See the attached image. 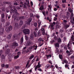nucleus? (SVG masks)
Listing matches in <instances>:
<instances>
[{
    "mask_svg": "<svg viewBox=\"0 0 74 74\" xmlns=\"http://www.w3.org/2000/svg\"><path fill=\"white\" fill-rule=\"evenodd\" d=\"M9 7L11 8V9H10V11H12V12L13 13L12 17L14 18V17H15V16H16L17 14H18L16 9L15 8V6H14L13 5H9Z\"/></svg>",
    "mask_w": 74,
    "mask_h": 74,
    "instance_id": "obj_1",
    "label": "nucleus"
},
{
    "mask_svg": "<svg viewBox=\"0 0 74 74\" xmlns=\"http://www.w3.org/2000/svg\"><path fill=\"white\" fill-rule=\"evenodd\" d=\"M23 33L26 34H30V30L28 29H25L23 31Z\"/></svg>",
    "mask_w": 74,
    "mask_h": 74,
    "instance_id": "obj_2",
    "label": "nucleus"
},
{
    "mask_svg": "<svg viewBox=\"0 0 74 74\" xmlns=\"http://www.w3.org/2000/svg\"><path fill=\"white\" fill-rule=\"evenodd\" d=\"M25 18L24 16L16 17L14 19V20L15 22H17L18 21H19V19H25Z\"/></svg>",
    "mask_w": 74,
    "mask_h": 74,
    "instance_id": "obj_3",
    "label": "nucleus"
},
{
    "mask_svg": "<svg viewBox=\"0 0 74 74\" xmlns=\"http://www.w3.org/2000/svg\"><path fill=\"white\" fill-rule=\"evenodd\" d=\"M46 26L45 25H44L43 26H42L41 27V31L42 32V35H45V29H44V27H46Z\"/></svg>",
    "mask_w": 74,
    "mask_h": 74,
    "instance_id": "obj_4",
    "label": "nucleus"
},
{
    "mask_svg": "<svg viewBox=\"0 0 74 74\" xmlns=\"http://www.w3.org/2000/svg\"><path fill=\"white\" fill-rule=\"evenodd\" d=\"M12 29V27L10 26L8 28H6L5 29V30L6 31L7 33H9L10 32V30H11Z\"/></svg>",
    "mask_w": 74,
    "mask_h": 74,
    "instance_id": "obj_5",
    "label": "nucleus"
},
{
    "mask_svg": "<svg viewBox=\"0 0 74 74\" xmlns=\"http://www.w3.org/2000/svg\"><path fill=\"white\" fill-rule=\"evenodd\" d=\"M33 46L29 47L27 49V52H30V51H32L33 49Z\"/></svg>",
    "mask_w": 74,
    "mask_h": 74,
    "instance_id": "obj_6",
    "label": "nucleus"
},
{
    "mask_svg": "<svg viewBox=\"0 0 74 74\" xmlns=\"http://www.w3.org/2000/svg\"><path fill=\"white\" fill-rule=\"evenodd\" d=\"M27 45L28 46H30V45H33V43L31 41L29 40L26 43Z\"/></svg>",
    "mask_w": 74,
    "mask_h": 74,
    "instance_id": "obj_7",
    "label": "nucleus"
},
{
    "mask_svg": "<svg viewBox=\"0 0 74 74\" xmlns=\"http://www.w3.org/2000/svg\"><path fill=\"white\" fill-rule=\"evenodd\" d=\"M12 45L13 46H12V48H15V47H16L17 46H18V43H16L15 42H13L12 44Z\"/></svg>",
    "mask_w": 74,
    "mask_h": 74,
    "instance_id": "obj_8",
    "label": "nucleus"
},
{
    "mask_svg": "<svg viewBox=\"0 0 74 74\" xmlns=\"http://www.w3.org/2000/svg\"><path fill=\"white\" fill-rule=\"evenodd\" d=\"M40 67H41V65L40 64V63H38L37 65L35 68V71H37L36 70L38 68H40Z\"/></svg>",
    "mask_w": 74,
    "mask_h": 74,
    "instance_id": "obj_9",
    "label": "nucleus"
},
{
    "mask_svg": "<svg viewBox=\"0 0 74 74\" xmlns=\"http://www.w3.org/2000/svg\"><path fill=\"white\" fill-rule=\"evenodd\" d=\"M32 18H29L28 20V21L27 22V25H30V22L32 21Z\"/></svg>",
    "mask_w": 74,
    "mask_h": 74,
    "instance_id": "obj_10",
    "label": "nucleus"
},
{
    "mask_svg": "<svg viewBox=\"0 0 74 74\" xmlns=\"http://www.w3.org/2000/svg\"><path fill=\"white\" fill-rule=\"evenodd\" d=\"M4 28H2L0 29V34L2 35L4 34Z\"/></svg>",
    "mask_w": 74,
    "mask_h": 74,
    "instance_id": "obj_11",
    "label": "nucleus"
},
{
    "mask_svg": "<svg viewBox=\"0 0 74 74\" xmlns=\"http://www.w3.org/2000/svg\"><path fill=\"white\" fill-rule=\"evenodd\" d=\"M68 49L69 50L70 52H74V51L72 49V48L71 47V46L68 47Z\"/></svg>",
    "mask_w": 74,
    "mask_h": 74,
    "instance_id": "obj_12",
    "label": "nucleus"
},
{
    "mask_svg": "<svg viewBox=\"0 0 74 74\" xmlns=\"http://www.w3.org/2000/svg\"><path fill=\"white\" fill-rule=\"evenodd\" d=\"M62 64H64L65 62L66 64H67V63H68V62L65 60H62Z\"/></svg>",
    "mask_w": 74,
    "mask_h": 74,
    "instance_id": "obj_13",
    "label": "nucleus"
},
{
    "mask_svg": "<svg viewBox=\"0 0 74 74\" xmlns=\"http://www.w3.org/2000/svg\"><path fill=\"white\" fill-rule=\"evenodd\" d=\"M72 10L70 8H68V11L71 13V12H73V8H72Z\"/></svg>",
    "mask_w": 74,
    "mask_h": 74,
    "instance_id": "obj_14",
    "label": "nucleus"
},
{
    "mask_svg": "<svg viewBox=\"0 0 74 74\" xmlns=\"http://www.w3.org/2000/svg\"><path fill=\"white\" fill-rule=\"evenodd\" d=\"M33 47V50H36L37 48V46L34 45L32 46Z\"/></svg>",
    "mask_w": 74,
    "mask_h": 74,
    "instance_id": "obj_15",
    "label": "nucleus"
},
{
    "mask_svg": "<svg viewBox=\"0 0 74 74\" xmlns=\"http://www.w3.org/2000/svg\"><path fill=\"white\" fill-rule=\"evenodd\" d=\"M50 27H51L50 28V29L51 30H52L53 29V24H51L50 26H49V28Z\"/></svg>",
    "mask_w": 74,
    "mask_h": 74,
    "instance_id": "obj_16",
    "label": "nucleus"
},
{
    "mask_svg": "<svg viewBox=\"0 0 74 74\" xmlns=\"http://www.w3.org/2000/svg\"><path fill=\"white\" fill-rule=\"evenodd\" d=\"M54 45L56 48V47H59V44L58 43H55Z\"/></svg>",
    "mask_w": 74,
    "mask_h": 74,
    "instance_id": "obj_17",
    "label": "nucleus"
},
{
    "mask_svg": "<svg viewBox=\"0 0 74 74\" xmlns=\"http://www.w3.org/2000/svg\"><path fill=\"white\" fill-rule=\"evenodd\" d=\"M27 5V3H24L23 5V8H26V5Z\"/></svg>",
    "mask_w": 74,
    "mask_h": 74,
    "instance_id": "obj_18",
    "label": "nucleus"
},
{
    "mask_svg": "<svg viewBox=\"0 0 74 74\" xmlns=\"http://www.w3.org/2000/svg\"><path fill=\"white\" fill-rule=\"evenodd\" d=\"M46 56L47 57V59H49V58H51L52 55H51L49 54L46 55Z\"/></svg>",
    "mask_w": 74,
    "mask_h": 74,
    "instance_id": "obj_19",
    "label": "nucleus"
},
{
    "mask_svg": "<svg viewBox=\"0 0 74 74\" xmlns=\"http://www.w3.org/2000/svg\"><path fill=\"white\" fill-rule=\"evenodd\" d=\"M48 7L49 8L48 9V10L49 11V10H50L51 11V9L52 8V5H49L48 6Z\"/></svg>",
    "mask_w": 74,
    "mask_h": 74,
    "instance_id": "obj_20",
    "label": "nucleus"
},
{
    "mask_svg": "<svg viewBox=\"0 0 74 74\" xmlns=\"http://www.w3.org/2000/svg\"><path fill=\"white\" fill-rule=\"evenodd\" d=\"M10 49H8L6 51L5 53L6 54H9L10 53Z\"/></svg>",
    "mask_w": 74,
    "mask_h": 74,
    "instance_id": "obj_21",
    "label": "nucleus"
},
{
    "mask_svg": "<svg viewBox=\"0 0 74 74\" xmlns=\"http://www.w3.org/2000/svg\"><path fill=\"white\" fill-rule=\"evenodd\" d=\"M4 59H5V56L3 55H2L1 56V59L2 60H4Z\"/></svg>",
    "mask_w": 74,
    "mask_h": 74,
    "instance_id": "obj_22",
    "label": "nucleus"
},
{
    "mask_svg": "<svg viewBox=\"0 0 74 74\" xmlns=\"http://www.w3.org/2000/svg\"><path fill=\"white\" fill-rule=\"evenodd\" d=\"M64 26L65 29H67V28L69 27V25L67 24H65V25H64Z\"/></svg>",
    "mask_w": 74,
    "mask_h": 74,
    "instance_id": "obj_23",
    "label": "nucleus"
},
{
    "mask_svg": "<svg viewBox=\"0 0 74 74\" xmlns=\"http://www.w3.org/2000/svg\"><path fill=\"white\" fill-rule=\"evenodd\" d=\"M21 67L20 66H15L14 67L15 69H19Z\"/></svg>",
    "mask_w": 74,
    "mask_h": 74,
    "instance_id": "obj_24",
    "label": "nucleus"
},
{
    "mask_svg": "<svg viewBox=\"0 0 74 74\" xmlns=\"http://www.w3.org/2000/svg\"><path fill=\"white\" fill-rule=\"evenodd\" d=\"M12 36V35H11V34H10L7 37L8 38V39H10V38H11Z\"/></svg>",
    "mask_w": 74,
    "mask_h": 74,
    "instance_id": "obj_25",
    "label": "nucleus"
},
{
    "mask_svg": "<svg viewBox=\"0 0 74 74\" xmlns=\"http://www.w3.org/2000/svg\"><path fill=\"white\" fill-rule=\"evenodd\" d=\"M74 18H73V20H71V24L73 25H74Z\"/></svg>",
    "mask_w": 74,
    "mask_h": 74,
    "instance_id": "obj_26",
    "label": "nucleus"
},
{
    "mask_svg": "<svg viewBox=\"0 0 74 74\" xmlns=\"http://www.w3.org/2000/svg\"><path fill=\"white\" fill-rule=\"evenodd\" d=\"M39 10L42 11V10H44V6L43 5L41 6V7L40 8Z\"/></svg>",
    "mask_w": 74,
    "mask_h": 74,
    "instance_id": "obj_27",
    "label": "nucleus"
},
{
    "mask_svg": "<svg viewBox=\"0 0 74 74\" xmlns=\"http://www.w3.org/2000/svg\"><path fill=\"white\" fill-rule=\"evenodd\" d=\"M69 16H70V13H69V12H67L66 17H67V18H68V17H69Z\"/></svg>",
    "mask_w": 74,
    "mask_h": 74,
    "instance_id": "obj_28",
    "label": "nucleus"
},
{
    "mask_svg": "<svg viewBox=\"0 0 74 74\" xmlns=\"http://www.w3.org/2000/svg\"><path fill=\"white\" fill-rule=\"evenodd\" d=\"M23 21H21L19 23L20 25V26H22V25H23Z\"/></svg>",
    "mask_w": 74,
    "mask_h": 74,
    "instance_id": "obj_29",
    "label": "nucleus"
},
{
    "mask_svg": "<svg viewBox=\"0 0 74 74\" xmlns=\"http://www.w3.org/2000/svg\"><path fill=\"white\" fill-rule=\"evenodd\" d=\"M71 40L72 41H74V36L72 35L71 37Z\"/></svg>",
    "mask_w": 74,
    "mask_h": 74,
    "instance_id": "obj_30",
    "label": "nucleus"
},
{
    "mask_svg": "<svg viewBox=\"0 0 74 74\" xmlns=\"http://www.w3.org/2000/svg\"><path fill=\"white\" fill-rule=\"evenodd\" d=\"M38 41H42V42H43L44 41V40H42L41 38H39Z\"/></svg>",
    "mask_w": 74,
    "mask_h": 74,
    "instance_id": "obj_31",
    "label": "nucleus"
},
{
    "mask_svg": "<svg viewBox=\"0 0 74 74\" xmlns=\"http://www.w3.org/2000/svg\"><path fill=\"white\" fill-rule=\"evenodd\" d=\"M26 2H27V6L28 7H30V5H29V0H27V1H26Z\"/></svg>",
    "mask_w": 74,
    "mask_h": 74,
    "instance_id": "obj_32",
    "label": "nucleus"
},
{
    "mask_svg": "<svg viewBox=\"0 0 74 74\" xmlns=\"http://www.w3.org/2000/svg\"><path fill=\"white\" fill-rule=\"evenodd\" d=\"M23 42V38L22 37L21 39V44H22Z\"/></svg>",
    "mask_w": 74,
    "mask_h": 74,
    "instance_id": "obj_33",
    "label": "nucleus"
},
{
    "mask_svg": "<svg viewBox=\"0 0 74 74\" xmlns=\"http://www.w3.org/2000/svg\"><path fill=\"white\" fill-rule=\"evenodd\" d=\"M15 27L17 28H18V23H15Z\"/></svg>",
    "mask_w": 74,
    "mask_h": 74,
    "instance_id": "obj_34",
    "label": "nucleus"
},
{
    "mask_svg": "<svg viewBox=\"0 0 74 74\" xmlns=\"http://www.w3.org/2000/svg\"><path fill=\"white\" fill-rule=\"evenodd\" d=\"M1 17L2 18H4L5 17V16L4 15V13H2L1 14Z\"/></svg>",
    "mask_w": 74,
    "mask_h": 74,
    "instance_id": "obj_35",
    "label": "nucleus"
},
{
    "mask_svg": "<svg viewBox=\"0 0 74 74\" xmlns=\"http://www.w3.org/2000/svg\"><path fill=\"white\" fill-rule=\"evenodd\" d=\"M34 38V35L33 34H32L31 36V40H33V38Z\"/></svg>",
    "mask_w": 74,
    "mask_h": 74,
    "instance_id": "obj_36",
    "label": "nucleus"
},
{
    "mask_svg": "<svg viewBox=\"0 0 74 74\" xmlns=\"http://www.w3.org/2000/svg\"><path fill=\"white\" fill-rule=\"evenodd\" d=\"M49 67H50V65L48 64L47 65L45 66V68L48 69V68Z\"/></svg>",
    "mask_w": 74,
    "mask_h": 74,
    "instance_id": "obj_37",
    "label": "nucleus"
},
{
    "mask_svg": "<svg viewBox=\"0 0 74 74\" xmlns=\"http://www.w3.org/2000/svg\"><path fill=\"white\" fill-rule=\"evenodd\" d=\"M35 59H36V61H38V60H38V59H39V58H38V56H36V57L35 58Z\"/></svg>",
    "mask_w": 74,
    "mask_h": 74,
    "instance_id": "obj_38",
    "label": "nucleus"
},
{
    "mask_svg": "<svg viewBox=\"0 0 74 74\" xmlns=\"http://www.w3.org/2000/svg\"><path fill=\"white\" fill-rule=\"evenodd\" d=\"M34 57V55H32L30 57L29 59L31 60L32 59H33V58Z\"/></svg>",
    "mask_w": 74,
    "mask_h": 74,
    "instance_id": "obj_39",
    "label": "nucleus"
},
{
    "mask_svg": "<svg viewBox=\"0 0 74 74\" xmlns=\"http://www.w3.org/2000/svg\"><path fill=\"white\" fill-rule=\"evenodd\" d=\"M29 61H30V60L29 61H28L27 62V64L26 66V67H27V66H28V65H29Z\"/></svg>",
    "mask_w": 74,
    "mask_h": 74,
    "instance_id": "obj_40",
    "label": "nucleus"
},
{
    "mask_svg": "<svg viewBox=\"0 0 74 74\" xmlns=\"http://www.w3.org/2000/svg\"><path fill=\"white\" fill-rule=\"evenodd\" d=\"M19 58V56L17 55V56H15L14 58V59H18Z\"/></svg>",
    "mask_w": 74,
    "mask_h": 74,
    "instance_id": "obj_41",
    "label": "nucleus"
},
{
    "mask_svg": "<svg viewBox=\"0 0 74 74\" xmlns=\"http://www.w3.org/2000/svg\"><path fill=\"white\" fill-rule=\"evenodd\" d=\"M64 48L65 50H67V46H65Z\"/></svg>",
    "mask_w": 74,
    "mask_h": 74,
    "instance_id": "obj_42",
    "label": "nucleus"
},
{
    "mask_svg": "<svg viewBox=\"0 0 74 74\" xmlns=\"http://www.w3.org/2000/svg\"><path fill=\"white\" fill-rule=\"evenodd\" d=\"M13 37L15 39H16V38H17V36H16V35H14L13 36Z\"/></svg>",
    "mask_w": 74,
    "mask_h": 74,
    "instance_id": "obj_43",
    "label": "nucleus"
},
{
    "mask_svg": "<svg viewBox=\"0 0 74 74\" xmlns=\"http://www.w3.org/2000/svg\"><path fill=\"white\" fill-rule=\"evenodd\" d=\"M34 36H35V37H36V36H37V33L36 32H34Z\"/></svg>",
    "mask_w": 74,
    "mask_h": 74,
    "instance_id": "obj_44",
    "label": "nucleus"
},
{
    "mask_svg": "<svg viewBox=\"0 0 74 74\" xmlns=\"http://www.w3.org/2000/svg\"><path fill=\"white\" fill-rule=\"evenodd\" d=\"M58 42H60L61 41H62V40H61V39L60 38H59L58 39Z\"/></svg>",
    "mask_w": 74,
    "mask_h": 74,
    "instance_id": "obj_45",
    "label": "nucleus"
},
{
    "mask_svg": "<svg viewBox=\"0 0 74 74\" xmlns=\"http://www.w3.org/2000/svg\"><path fill=\"white\" fill-rule=\"evenodd\" d=\"M59 57L60 58V59H62V58H63V57L62 56V55H59Z\"/></svg>",
    "mask_w": 74,
    "mask_h": 74,
    "instance_id": "obj_46",
    "label": "nucleus"
},
{
    "mask_svg": "<svg viewBox=\"0 0 74 74\" xmlns=\"http://www.w3.org/2000/svg\"><path fill=\"white\" fill-rule=\"evenodd\" d=\"M38 23H39V25L41 24V22L40 21V20H38Z\"/></svg>",
    "mask_w": 74,
    "mask_h": 74,
    "instance_id": "obj_47",
    "label": "nucleus"
},
{
    "mask_svg": "<svg viewBox=\"0 0 74 74\" xmlns=\"http://www.w3.org/2000/svg\"><path fill=\"white\" fill-rule=\"evenodd\" d=\"M74 16V14H73V12H72L71 13V18H73V16Z\"/></svg>",
    "mask_w": 74,
    "mask_h": 74,
    "instance_id": "obj_48",
    "label": "nucleus"
},
{
    "mask_svg": "<svg viewBox=\"0 0 74 74\" xmlns=\"http://www.w3.org/2000/svg\"><path fill=\"white\" fill-rule=\"evenodd\" d=\"M21 52L19 51L17 53V55H18V56H19V55H21Z\"/></svg>",
    "mask_w": 74,
    "mask_h": 74,
    "instance_id": "obj_49",
    "label": "nucleus"
},
{
    "mask_svg": "<svg viewBox=\"0 0 74 74\" xmlns=\"http://www.w3.org/2000/svg\"><path fill=\"white\" fill-rule=\"evenodd\" d=\"M34 26H35V27H37V23H34Z\"/></svg>",
    "mask_w": 74,
    "mask_h": 74,
    "instance_id": "obj_50",
    "label": "nucleus"
},
{
    "mask_svg": "<svg viewBox=\"0 0 74 74\" xmlns=\"http://www.w3.org/2000/svg\"><path fill=\"white\" fill-rule=\"evenodd\" d=\"M30 16L31 17H33V14L32 13H31L30 14Z\"/></svg>",
    "mask_w": 74,
    "mask_h": 74,
    "instance_id": "obj_51",
    "label": "nucleus"
},
{
    "mask_svg": "<svg viewBox=\"0 0 74 74\" xmlns=\"http://www.w3.org/2000/svg\"><path fill=\"white\" fill-rule=\"evenodd\" d=\"M30 4H31V6H32V7L33 5V2H32V1L31 2Z\"/></svg>",
    "mask_w": 74,
    "mask_h": 74,
    "instance_id": "obj_52",
    "label": "nucleus"
},
{
    "mask_svg": "<svg viewBox=\"0 0 74 74\" xmlns=\"http://www.w3.org/2000/svg\"><path fill=\"white\" fill-rule=\"evenodd\" d=\"M62 3H66V0H62Z\"/></svg>",
    "mask_w": 74,
    "mask_h": 74,
    "instance_id": "obj_53",
    "label": "nucleus"
},
{
    "mask_svg": "<svg viewBox=\"0 0 74 74\" xmlns=\"http://www.w3.org/2000/svg\"><path fill=\"white\" fill-rule=\"evenodd\" d=\"M25 38L26 40H28V37L27 36H25Z\"/></svg>",
    "mask_w": 74,
    "mask_h": 74,
    "instance_id": "obj_54",
    "label": "nucleus"
},
{
    "mask_svg": "<svg viewBox=\"0 0 74 74\" xmlns=\"http://www.w3.org/2000/svg\"><path fill=\"white\" fill-rule=\"evenodd\" d=\"M16 9H17V10H19L20 9H21V8H20V7H19L17 6L16 7Z\"/></svg>",
    "mask_w": 74,
    "mask_h": 74,
    "instance_id": "obj_55",
    "label": "nucleus"
},
{
    "mask_svg": "<svg viewBox=\"0 0 74 74\" xmlns=\"http://www.w3.org/2000/svg\"><path fill=\"white\" fill-rule=\"evenodd\" d=\"M9 66V65H5V67L6 68H8V67Z\"/></svg>",
    "mask_w": 74,
    "mask_h": 74,
    "instance_id": "obj_56",
    "label": "nucleus"
},
{
    "mask_svg": "<svg viewBox=\"0 0 74 74\" xmlns=\"http://www.w3.org/2000/svg\"><path fill=\"white\" fill-rule=\"evenodd\" d=\"M38 70L39 71H42V69H41L39 68L38 69Z\"/></svg>",
    "mask_w": 74,
    "mask_h": 74,
    "instance_id": "obj_57",
    "label": "nucleus"
},
{
    "mask_svg": "<svg viewBox=\"0 0 74 74\" xmlns=\"http://www.w3.org/2000/svg\"><path fill=\"white\" fill-rule=\"evenodd\" d=\"M35 30L36 32H37V31L38 30V28L36 27V28H35Z\"/></svg>",
    "mask_w": 74,
    "mask_h": 74,
    "instance_id": "obj_58",
    "label": "nucleus"
},
{
    "mask_svg": "<svg viewBox=\"0 0 74 74\" xmlns=\"http://www.w3.org/2000/svg\"><path fill=\"white\" fill-rule=\"evenodd\" d=\"M36 16L38 18H40V16L38 15H36Z\"/></svg>",
    "mask_w": 74,
    "mask_h": 74,
    "instance_id": "obj_59",
    "label": "nucleus"
},
{
    "mask_svg": "<svg viewBox=\"0 0 74 74\" xmlns=\"http://www.w3.org/2000/svg\"><path fill=\"white\" fill-rule=\"evenodd\" d=\"M1 66L2 67H4L5 65L4 64H3L1 65Z\"/></svg>",
    "mask_w": 74,
    "mask_h": 74,
    "instance_id": "obj_60",
    "label": "nucleus"
},
{
    "mask_svg": "<svg viewBox=\"0 0 74 74\" xmlns=\"http://www.w3.org/2000/svg\"><path fill=\"white\" fill-rule=\"evenodd\" d=\"M6 24L7 26H9V25H10V23L8 22L6 23Z\"/></svg>",
    "mask_w": 74,
    "mask_h": 74,
    "instance_id": "obj_61",
    "label": "nucleus"
},
{
    "mask_svg": "<svg viewBox=\"0 0 74 74\" xmlns=\"http://www.w3.org/2000/svg\"><path fill=\"white\" fill-rule=\"evenodd\" d=\"M54 39L56 40H58V39L57 38V37L56 36H55L54 37Z\"/></svg>",
    "mask_w": 74,
    "mask_h": 74,
    "instance_id": "obj_62",
    "label": "nucleus"
},
{
    "mask_svg": "<svg viewBox=\"0 0 74 74\" xmlns=\"http://www.w3.org/2000/svg\"><path fill=\"white\" fill-rule=\"evenodd\" d=\"M62 6L64 8V7H65V4H62Z\"/></svg>",
    "mask_w": 74,
    "mask_h": 74,
    "instance_id": "obj_63",
    "label": "nucleus"
},
{
    "mask_svg": "<svg viewBox=\"0 0 74 74\" xmlns=\"http://www.w3.org/2000/svg\"><path fill=\"white\" fill-rule=\"evenodd\" d=\"M54 10L55 11H57V8H55L54 9Z\"/></svg>",
    "mask_w": 74,
    "mask_h": 74,
    "instance_id": "obj_64",
    "label": "nucleus"
}]
</instances>
